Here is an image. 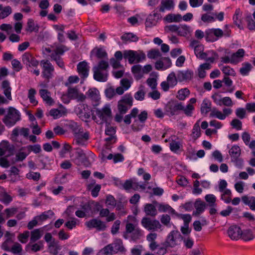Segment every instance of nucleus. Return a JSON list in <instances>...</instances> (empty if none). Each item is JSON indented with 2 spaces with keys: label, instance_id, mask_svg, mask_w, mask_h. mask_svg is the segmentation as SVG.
Returning a JSON list of instances; mask_svg holds the SVG:
<instances>
[{
  "label": "nucleus",
  "instance_id": "obj_47",
  "mask_svg": "<svg viewBox=\"0 0 255 255\" xmlns=\"http://www.w3.org/2000/svg\"><path fill=\"white\" fill-rule=\"evenodd\" d=\"M190 95V91L186 88L181 89L178 91L177 98L181 101L184 100Z\"/></svg>",
  "mask_w": 255,
  "mask_h": 255
},
{
  "label": "nucleus",
  "instance_id": "obj_22",
  "mask_svg": "<svg viewBox=\"0 0 255 255\" xmlns=\"http://www.w3.org/2000/svg\"><path fill=\"white\" fill-rule=\"evenodd\" d=\"M241 231L239 227L232 226L228 230V236L232 240H237L241 238Z\"/></svg>",
  "mask_w": 255,
  "mask_h": 255
},
{
  "label": "nucleus",
  "instance_id": "obj_51",
  "mask_svg": "<svg viewBox=\"0 0 255 255\" xmlns=\"http://www.w3.org/2000/svg\"><path fill=\"white\" fill-rule=\"evenodd\" d=\"M210 117L212 118H216L219 120H225V116L223 115L222 112L219 111L217 108H213L210 114Z\"/></svg>",
  "mask_w": 255,
  "mask_h": 255
},
{
  "label": "nucleus",
  "instance_id": "obj_14",
  "mask_svg": "<svg viewBox=\"0 0 255 255\" xmlns=\"http://www.w3.org/2000/svg\"><path fill=\"white\" fill-rule=\"evenodd\" d=\"M85 225L89 230L95 228L98 231H103L107 228L106 224L98 219H93L86 222Z\"/></svg>",
  "mask_w": 255,
  "mask_h": 255
},
{
  "label": "nucleus",
  "instance_id": "obj_3",
  "mask_svg": "<svg viewBox=\"0 0 255 255\" xmlns=\"http://www.w3.org/2000/svg\"><path fill=\"white\" fill-rule=\"evenodd\" d=\"M20 120V114L18 110L13 107H9L7 114L2 121L5 125L8 128L15 125L17 122Z\"/></svg>",
  "mask_w": 255,
  "mask_h": 255
},
{
  "label": "nucleus",
  "instance_id": "obj_55",
  "mask_svg": "<svg viewBox=\"0 0 255 255\" xmlns=\"http://www.w3.org/2000/svg\"><path fill=\"white\" fill-rule=\"evenodd\" d=\"M181 146V144L178 141L172 140L170 143V149L172 152L174 153H177L179 150Z\"/></svg>",
  "mask_w": 255,
  "mask_h": 255
},
{
  "label": "nucleus",
  "instance_id": "obj_37",
  "mask_svg": "<svg viewBox=\"0 0 255 255\" xmlns=\"http://www.w3.org/2000/svg\"><path fill=\"white\" fill-rule=\"evenodd\" d=\"M12 13V9L10 6L3 7L0 4V19H3L7 17Z\"/></svg>",
  "mask_w": 255,
  "mask_h": 255
},
{
  "label": "nucleus",
  "instance_id": "obj_34",
  "mask_svg": "<svg viewBox=\"0 0 255 255\" xmlns=\"http://www.w3.org/2000/svg\"><path fill=\"white\" fill-rule=\"evenodd\" d=\"M211 103L208 99H204L201 104V112L202 114L207 115L209 112H211Z\"/></svg>",
  "mask_w": 255,
  "mask_h": 255
},
{
  "label": "nucleus",
  "instance_id": "obj_23",
  "mask_svg": "<svg viewBox=\"0 0 255 255\" xmlns=\"http://www.w3.org/2000/svg\"><path fill=\"white\" fill-rule=\"evenodd\" d=\"M194 205L195 211L193 212V215L195 216H198L205 211L206 204L200 199H197L195 202Z\"/></svg>",
  "mask_w": 255,
  "mask_h": 255
},
{
  "label": "nucleus",
  "instance_id": "obj_33",
  "mask_svg": "<svg viewBox=\"0 0 255 255\" xmlns=\"http://www.w3.org/2000/svg\"><path fill=\"white\" fill-rule=\"evenodd\" d=\"M66 110L63 109H51L49 112V115L52 116L54 119L60 118V117L66 115Z\"/></svg>",
  "mask_w": 255,
  "mask_h": 255
},
{
  "label": "nucleus",
  "instance_id": "obj_58",
  "mask_svg": "<svg viewBox=\"0 0 255 255\" xmlns=\"http://www.w3.org/2000/svg\"><path fill=\"white\" fill-rule=\"evenodd\" d=\"M18 209L17 208L10 207L6 208L4 210V213L6 215V218H10L13 217L17 212Z\"/></svg>",
  "mask_w": 255,
  "mask_h": 255
},
{
  "label": "nucleus",
  "instance_id": "obj_64",
  "mask_svg": "<svg viewBox=\"0 0 255 255\" xmlns=\"http://www.w3.org/2000/svg\"><path fill=\"white\" fill-rule=\"evenodd\" d=\"M214 102L218 106H221V103L223 98L219 93H216L212 96Z\"/></svg>",
  "mask_w": 255,
  "mask_h": 255
},
{
  "label": "nucleus",
  "instance_id": "obj_61",
  "mask_svg": "<svg viewBox=\"0 0 255 255\" xmlns=\"http://www.w3.org/2000/svg\"><path fill=\"white\" fill-rule=\"evenodd\" d=\"M29 235V232L26 231H24L23 233L19 234L17 237V238L20 242L22 244H25L27 242Z\"/></svg>",
  "mask_w": 255,
  "mask_h": 255
},
{
  "label": "nucleus",
  "instance_id": "obj_46",
  "mask_svg": "<svg viewBox=\"0 0 255 255\" xmlns=\"http://www.w3.org/2000/svg\"><path fill=\"white\" fill-rule=\"evenodd\" d=\"M121 39L124 41L136 42L138 40V37L131 33H128L123 34Z\"/></svg>",
  "mask_w": 255,
  "mask_h": 255
},
{
  "label": "nucleus",
  "instance_id": "obj_9",
  "mask_svg": "<svg viewBox=\"0 0 255 255\" xmlns=\"http://www.w3.org/2000/svg\"><path fill=\"white\" fill-rule=\"evenodd\" d=\"M181 108V103L174 101H169L165 106V114L169 117H172L177 115Z\"/></svg>",
  "mask_w": 255,
  "mask_h": 255
},
{
  "label": "nucleus",
  "instance_id": "obj_48",
  "mask_svg": "<svg viewBox=\"0 0 255 255\" xmlns=\"http://www.w3.org/2000/svg\"><path fill=\"white\" fill-rule=\"evenodd\" d=\"M241 15L242 12L240 9H237L235 13L233 16L234 23L238 26L240 28H241Z\"/></svg>",
  "mask_w": 255,
  "mask_h": 255
},
{
  "label": "nucleus",
  "instance_id": "obj_5",
  "mask_svg": "<svg viewBox=\"0 0 255 255\" xmlns=\"http://www.w3.org/2000/svg\"><path fill=\"white\" fill-rule=\"evenodd\" d=\"M42 68V76L48 82L53 77L54 68L52 64L47 60H42L40 62Z\"/></svg>",
  "mask_w": 255,
  "mask_h": 255
},
{
  "label": "nucleus",
  "instance_id": "obj_31",
  "mask_svg": "<svg viewBox=\"0 0 255 255\" xmlns=\"http://www.w3.org/2000/svg\"><path fill=\"white\" fill-rule=\"evenodd\" d=\"M43 235V230L40 229H36L32 231L30 233V242L32 243L36 242L40 239Z\"/></svg>",
  "mask_w": 255,
  "mask_h": 255
},
{
  "label": "nucleus",
  "instance_id": "obj_62",
  "mask_svg": "<svg viewBox=\"0 0 255 255\" xmlns=\"http://www.w3.org/2000/svg\"><path fill=\"white\" fill-rule=\"evenodd\" d=\"M9 144L8 141H3L0 144V156L4 155L9 149Z\"/></svg>",
  "mask_w": 255,
  "mask_h": 255
},
{
  "label": "nucleus",
  "instance_id": "obj_30",
  "mask_svg": "<svg viewBox=\"0 0 255 255\" xmlns=\"http://www.w3.org/2000/svg\"><path fill=\"white\" fill-rule=\"evenodd\" d=\"M144 212L147 216L155 217L157 214L155 207L152 204L147 203L144 205Z\"/></svg>",
  "mask_w": 255,
  "mask_h": 255
},
{
  "label": "nucleus",
  "instance_id": "obj_43",
  "mask_svg": "<svg viewBox=\"0 0 255 255\" xmlns=\"http://www.w3.org/2000/svg\"><path fill=\"white\" fill-rule=\"evenodd\" d=\"M164 19L168 22H179L182 20V16L179 14H168L164 18Z\"/></svg>",
  "mask_w": 255,
  "mask_h": 255
},
{
  "label": "nucleus",
  "instance_id": "obj_13",
  "mask_svg": "<svg viewBox=\"0 0 255 255\" xmlns=\"http://www.w3.org/2000/svg\"><path fill=\"white\" fill-rule=\"evenodd\" d=\"M67 96L70 99L75 100L78 102H82L86 98V96L76 87H69L67 90Z\"/></svg>",
  "mask_w": 255,
  "mask_h": 255
},
{
  "label": "nucleus",
  "instance_id": "obj_56",
  "mask_svg": "<svg viewBox=\"0 0 255 255\" xmlns=\"http://www.w3.org/2000/svg\"><path fill=\"white\" fill-rule=\"evenodd\" d=\"M53 215L54 213L52 211L48 210L47 211L43 212L41 215L39 216H36V218H37L39 221H44L48 218H50Z\"/></svg>",
  "mask_w": 255,
  "mask_h": 255
},
{
  "label": "nucleus",
  "instance_id": "obj_7",
  "mask_svg": "<svg viewBox=\"0 0 255 255\" xmlns=\"http://www.w3.org/2000/svg\"><path fill=\"white\" fill-rule=\"evenodd\" d=\"M141 224L148 231H157L162 227L159 221L148 217H143L141 221Z\"/></svg>",
  "mask_w": 255,
  "mask_h": 255
},
{
  "label": "nucleus",
  "instance_id": "obj_54",
  "mask_svg": "<svg viewBox=\"0 0 255 255\" xmlns=\"http://www.w3.org/2000/svg\"><path fill=\"white\" fill-rule=\"evenodd\" d=\"M147 57L149 59H157L161 57V53L158 49H151L147 53Z\"/></svg>",
  "mask_w": 255,
  "mask_h": 255
},
{
  "label": "nucleus",
  "instance_id": "obj_20",
  "mask_svg": "<svg viewBox=\"0 0 255 255\" xmlns=\"http://www.w3.org/2000/svg\"><path fill=\"white\" fill-rule=\"evenodd\" d=\"M177 75L180 82L189 81L192 78L193 72L190 70H180L178 71Z\"/></svg>",
  "mask_w": 255,
  "mask_h": 255
},
{
  "label": "nucleus",
  "instance_id": "obj_15",
  "mask_svg": "<svg viewBox=\"0 0 255 255\" xmlns=\"http://www.w3.org/2000/svg\"><path fill=\"white\" fill-rule=\"evenodd\" d=\"M161 17L162 16L159 13H158L155 10H153L147 17L145 22V26L147 27H152L155 26Z\"/></svg>",
  "mask_w": 255,
  "mask_h": 255
},
{
  "label": "nucleus",
  "instance_id": "obj_59",
  "mask_svg": "<svg viewBox=\"0 0 255 255\" xmlns=\"http://www.w3.org/2000/svg\"><path fill=\"white\" fill-rule=\"evenodd\" d=\"M96 52V57L99 58H106L108 60V54L105 49L103 48H96L93 50Z\"/></svg>",
  "mask_w": 255,
  "mask_h": 255
},
{
  "label": "nucleus",
  "instance_id": "obj_41",
  "mask_svg": "<svg viewBox=\"0 0 255 255\" xmlns=\"http://www.w3.org/2000/svg\"><path fill=\"white\" fill-rule=\"evenodd\" d=\"M200 121H198L194 125L191 136L194 140L197 139L201 135V130L199 125Z\"/></svg>",
  "mask_w": 255,
  "mask_h": 255
},
{
  "label": "nucleus",
  "instance_id": "obj_42",
  "mask_svg": "<svg viewBox=\"0 0 255 255\" xmlns=\"http://www.w3.org/2000/svg\"><path fill=\"white\" fill-rule=\"evenodd\" d=\"M255 236L253 235L252 231L249 229L245 230L243 231H241V238L245 241H248L253 240L255 238Z\"/></svg>",
  "mask_w": 255,
  "mask_h": 255
},
{
  "label": "nucleus",
  "instance_id": "obj_32",
  "mask_svg": "<svg viewBox=\"0 0 255 255\" xmlns=\"http://www.w3.org/2000/svg\"><path fill=\"white\" fill-rule=\"evenodd\" d=\"M192 32L191 27L187 25H180L178 28V34L181 36H187Z\"/></svg>",
  "mask_w": 255,
  "mask_h": 255
},
{
  "label": "nucleus",
  "instance_id": "obj_8",
  "mask_svg": "<svg viewBox=\"0 0 255 255\" xmlns=\"http://www.w3.org/2000/svg\"><path fill=\"white\" fill-rule=\"evenodd\" d=\"M96 114L101 121H96V118H93L94 121L99 124H102L107 121V118L111 116V110L109 105H105L102 109H97L95 111Z\"/></svg>",
  "mask_w": 255,
  "mask_h": 255
},
{
  "label": "nucleus",
  "instance_id": "obj_29",
  "mask_svg": "<svg viewBox=\"0 0 255 255\" xmlns=\"http://www.w3.org/2000/svg\"><path fill=\"white\" fill-rule=\"evenodd\" d=\"M100 216L101 217H106L108 222H112L116 219V215L114 213H110L108 209H102L100 211Z\"/></svg>",
  "mask_w": 255,
  "mask_h": 255
},
{
  "label": "nucleus",
  "instance_id": "obj_16",
  "mask_svg": "<svg viewBox=\"0 0 255 255\" xmlns=\"http://www.w3.org/2000/svg\"><path fill=\"white\" fill-rule=\"evenodd\" d=\"M88 98L91 100L93 106H97L100 103V95L99 91L96 88L89 89L86 92Z\"/></svg>",
  "mask_w": 255,
  "mask_h": 255
},
{
  "label": "nucleus",
  "instance_id": "obj_52",
  "mask_svg": "<svg viewBox=\"0 0 255 255\" xmlns=\"http://www.w3.org/2000/svg\"><path fill=\"white\" fill-rule=\"evenodd\" d=\"M69 128L71 130L73 135H75L78 132L83 129V128L76 122H71L69 124Z\"/></svg>",
  "mask_w": 255,
  "mask_h": 255
},
{
  "label": "nucleus",
  "instance_id": "obj_26",
  "mask_svg": "<svg viewBox=\"0 0 255 255\" xmlns=\"http://www.w3.org/2000/svg\"><path fill=\"white\" fill-rule=\"evenodd\" d=\"M174 3L173 0H162L159 7V11L164 12L166 10H170L174 8Z\"/></svg>",
  "mask_w": 255,
  "mask_h": 255
},
{
  "label": "nucleus",
  "instance_id": "obj_11",
  "mask_svg": "<svg viewBox=\"0 0 255 255\" xmlns=\"http://www.w3.org/2000/svg\"><path fill=\"white\" fill-rule=\"evenodd\" d=\"M74 142L79 146H86L90 138L89 132L83 129L74 135Z\"/></svg>",
  "mask_w": 255,
  "mask_h": 255
},
{
  "label": "nucleus",
  "instance_id": "obj_28",
  "mask_svg": "<svg viewBox=\"0 0 255 255\" xmlns=\"http://www.w3.org/2000/svg\"><path fill=\"white\" fill-rule=\"evenodd\" d=\"M242 200L243 203L249 206L250 208L252 210L255 211V196H248L247 195L243 196L242 197Z\"/></svg>",
  "mask_w": 255,
  "mask_h": 255
},
{
  "label": "nucleus",
  "instance_id": "obj_27",
  "mask_svg": "<svg viewBox=\"0 0 255 255\" xmlns=\"http://www.w3.org/2000/svg\"><path fill=\"white\" fill-rule=\"evenodd\" d=\"M39 93L46 104L50 106L53 105L54 101L50 96V93L47 90L41 89L39 90Z\"/></svg>",
  "mask_w": 255,
  "mask_h": 255
},
{
  "label": "nucleus",
  "instance_id": "obj_38",
  "mask_svg": "<svg viewBox=\"0 0 255 255\" xmlns=\"http://www.w3.org/2000/svg\"><path fill=\"white\" fill-rule=\"evenodd\" d=\"M111 245L113 248L114 253H117L118 252H123L125 251L123 242L120 239L116 240L114 243Z\"/></svg>",
  "mask_w": 255,
  "mask_h": 255
},
{
  "label": "nucleus",
  "instance_id": "obj_57",
  "mask_svg": "<svg viewBox=\"0 0 255 255\" xmlns=\"http://www.w3.org/2000/svg\"><path fill=\"white\" fill-rule=\"evenodd\" d=\"M36 93V90L33 88H31L28 91V98L31 104H33L34 105H36L38 103L37 101L36 100L35 98V95Z\"/></svg>",
  "mask_w": 255,
  "mask_h": 255
},
{
  "label": "nucleus",
  "instance_id": "obj_2",
  "mask_svg": "<svg viewBox=\"0 0 255 255\" xmlns=\"http://www.w3.org/2000/svg\"><path fill=\"white\" fill-rule=\"evenodd\" d=\"M143 236L142 231L138 227H135L133 224L128 223L126 226V233L124 236L125 239L130 238L134 242L139 240Z\"/></svg>",
  "mask_w": 255,
  "mask_h": 255
},
{
  "label": "nucleus",
  "instance_id": "obj_40",
  "mask_svg": "<svg viewBox=\"0 0 255 255\" xmlns=\"http://www.w3.org/2000/svg\"><path fill=\"white\" fill-rule=\"evenodd\" d=\"M252 68L253 66L251 63L244 62L242 64V67L240 69V72L243 76L248 75Z\"/></svg>",
  "mask_w": 255,
  "mask_h": 255
},
{
  "label": "nucleus",
  "instance_id": "obj_39",
  "mask_svg": "<svg viewBox=\"0 0 255 255\" xmlns=\"http://www.w3.org/2000/svg\"><path fill=\"white\" fill-rule=\"evenodd\" d=\"M39 30L38 25L35 23L32 19H29L27 22V28L26 30L30 32L33 31L38 32Z\"/></svg>",
  "mask_w": 255,
  "mask_h": 255
},
{
  "label": "nucleus",
  "instance_id": "obj_19",
  "mask_svg": "<svg viewBox=\"0 0 255 255\" xmlns=\"http://www.w3.org/2000/svg\"><path fill=\"white\" fill-rule=\"evenodd\" d=\"M77 71L81 78L85 79L89 75V66L85 61L79 63L77 65Z\"/></svg>",
  "mask_w": 255,
  "mask_h": 255
},
{
  "label": "nucleus",
  "instance_id": "obj_4",
  "mask_svg": "<svg viewBox=\"0 0 255 255\" xmlns=\"http://www.w3.org/2000/svg\"><path fill=\"white\" fill-rule=\"evenodd\" d=\"M133 105V98L130 94H127L123 96L118 102V112L125 114Z\"/></svg>",
  "mask_w": 255,
  "mask_h": 255
},
{
  "label": "nucleus",
  "instance_id": "obj_12",
  "mask_svg": "<svg viewBox=\"0 0 255 255\" xmlns=\"http://www.w3.org/2000/svg\"><path fill=\"white\" fill-rule=\"evenodd\" d=\"M22 61L28 70L32 67H37L39 61L29 52H25L22 56Z\"/></svg>",
  "mask_w": 255,
  "mask_h": 255
},
{
  "label": "nucleus",
  "instance_id": "obj_1",
  "mask_svg": "<svg viewBox=\"0 0 255 255\" xmlns=\"http://www.w3.org/2000/svg\"><path fill=\"white\" fill-rule=\"evenodd\" d=\"M230 33L231 30L228 29V25H226L224 30L220 28H211L207 30L205 32V38L207 41L214 42L223 36L229 37Z\"/></svg>",
  "mask_w": 255,
  "mask_h": 255
},
{
  "label": "nucleus",
  "instance_id": "obj_36",
  "mask_svg": "<svg viewBox=\"0 0 255 255\" xmlns=\"http://www.w3.org/2000/svg\"><path fill=\"white\" fill-rule=\"evenodd\" d=\"M61 249V247L54 243H50L48 248V252L52 255H63V254H59L58 251Z\"/></svg>",
  "mask_w": 255,
  "mask_h": 255
},
{
  "label": "nucleus",
  "instance_id": "obj_24",
  "mask_svg": "<svg viewBox=\"0 0 255 255\" xmlns=\"http://www.w3.org/2000/svg\"><path fill=\"white\" fill-rule=\"evenodd\" d=\"M245 51L243 49H239L236 52L231 55V63L236 64L243 60Z\"/></svg>",
  "mask_w": 255,
  "mask_h": 255
},
{
  "label": "nucleus",
  "instance_id": "obj_45",
  "mask_svg": "<svg viewBox=\"0 0 255 255\" xmlns=\"http://www.w3.org/2000/svg\"><path fill=\"white\" fill-rule=\"evenodd\" d=\"M131 71L137 79H140L143 75L142 67L140 65H135L131 68Z\"/></svg>",
  "mask_w": 255,
  "mask_h": 255
},
{
  "label": "nucleus",
  "instance_id": "obj_18",
  "mask_svg": "<svg viewBox=\"0 0 255 255\" xmlns=\"http://www.w3.org/2000/svg\"><path fill=\"white\" fill-rule=\"evenodd\" d=\"M29 154V149L26 146L22 147L16 152L15 157L11 160L12 163L14 164L17 162L22 161Z\"/></svg>",
  "mask_w": 255,
  "mask_h": 255
},
{
  "label": "nucleus",
  "instance_id": "obj_17",
  "mask_svg": "<svg viewBox=\"0 0 255 255\" xmlns=\"http://www.w3.org/2000/svg\"><path fill=\"white\" fill-rule=\"evenodd\" d=\"M181 238V235L178 231H172L168 235L166 243L169 247H174L178 244V241Z\"/></svg>",
  "mask_w": 255,
  "mask_h": 255
},
{
  "label": "nucleus",
  "instance_id": "obj_10",
  "mask_svg": "<svg viewBox=\"0 0 255 255\" xmlns=\"http://www.w3.org/2000/svg\"><path fill=\"white\" fill-rule=\"evenodd\" d=\"M189 47L193 49L196 56L201 59H205L206 53L203 52L204 47L199 41L195 39L191 40Z\"/></svg>",
  "mask_w": 255,
  "mask_h": 255
},
{
  "label": "nucleus",
  "instance_id": "obj_35",
  "mask_svg": "<svg viewBox=\"0 0 255 255\" xmlns=\"http://www.w3.org/2000/svg\"><path fill=\"white\" fill-rule=\"evenodd\" d=\"M231 159L235 158L240 157L241 154V149L239 146L234 145L229 151Z\"/></svg>",
  "mask_w": 255,
  "mask_h": 255
},
{
  "label": "nucleus",
  "instance_id": "obj_63",
  "mask_svg": "<svg viewBox=\"0 0 255 255\" xmlns=\"http://www.w3.org/2000/svg\"><path fill=\"white\" fill-rule=\"evenodd\" d=\"M222 71L223 73L226 75V76H235L236 75V72L234 70L229 66L223 67L222 69Z\"/></svg>",
  "mask_w": 255,
  "mask_h": 255
},
{
  "label": "nucleus",
  "instance_id": "obj_50",
  "mask_svg": "<svg viewBox=\"0 0 255 255\" xmlns=\"http://www.w3.org/2000/svg\"><path fill=\"white\" fill-rule=\"evenodd\" d=\"M113 253H115L113 248L112 245L110 244L100 250L97 255H112Z\"/></svg>",
  "mask_w": 255,
  "mask_h": 255
},
{
  "label": "nucleus",
  "instance_id": "obj_25",
  "mask_svg": "<svg viewBox=\"0 0 255 255\" xmlns=\"http://www.w3.org/2000/svg\"><path fill=\"white\" fill-rule=\"evenodd\" d=\"M65 47L63 45L58 46L56 48L53 49L52 53L50 56L51 59L54 61L59 58H61V56L65 52Z\"/></svg>",
  "mask_w": 255,
  "mask_h": 255
},
{
  "label": "nucleus",
  "instance_id": "obj_21",
  "mask_svg": "<svg viewBox=\"0 0 255 255\" xmlns=\"http://www.w3.org/2000/svg\"><path fill=\"white\" fill-rule=\"evenodd\" d=\"M94 78L97 81L104 82L108 79V72L107 70L93 69Z\"/></svg>",
  "mask_w": 255,
  "mask_h": 255
},
{
  "label": "nucleus",
  "instance_id": "obj_60",
  "mask_svg": "<svg viewBox=\"0 0 255 255\" xmlns=\"http://www.w3.org/2000/svg\"><path fill=\"white\" fill-rule=\"evenodd\" d=\"M109 67V63L108 60H101L98 65L93 67V69H98V70H107Z\"/></svg>",
  "mask_w": 255,
  "mask_h": 255
},
{
  "label": "nucleus",
  "instance_id": "obj_53",
  "mask_svg": "<svg viewBox=\"0 0 255 255\" xmlns=\"http://www.w3.org/2000/svg\"><path fill=\"white\" fill-rule=\"evenodd\" d=\"M181 107L182 108L181 109H180V111H183L184 113L187 116L191 117L192 116L193 111L194 109V107L192 105L189 104L186 107H185L181 103Z\"/></svg>",
  "mask_w": 255,
  "mask_h": 255
},
{
  "label": "nucleus",
  "instance_id": "obj_44",
  "mask_svg": "<svg viewBox=\"0 0 255 255\" xmlns=\"http://www.w3.org/2000/svg\"><path fill=\"white\" fill-rule=\"evenodd\" d=\"M178 81L177 75L176 76L175 73L173 72L170 73L167 77L166 81L170 85L171 88H173L176 86Z\"/></svg>",
  "mask_w": 255,
  "mask_h": 255
},
{
  "label": "nucleus",
  "instance_id": "obj_49",
  "mask_svg": "<svg viewBox=\"0 0 255 255\" xmlns=\"http://www.w3.org/2000/svg\"><path fill=\"white\" fill-rule=\"evenodd\" d=\"M205 200L209 206H217L216 196L212 194H207L205 196Z\"/></svg>",
  "mask_w": 255,
  "mask_h": 255
},
{
  "label": "nucleus",
  "instance_id": "obj_6",
  "mask_svg": "<svg viewBox=\"0 0 255 255\" xmlns=\"http://www.w3.org/2000/svg\"><path fill=\"white\" fill-rule=\"evenodd\" d=\"M124 58L128 59L130 64H132L145 59V55L142 52L138 53L132 50H125L124 52Z\"/></svg>",
  "mask_w": 255,
  "mask_h": 255
}]
</instances>
